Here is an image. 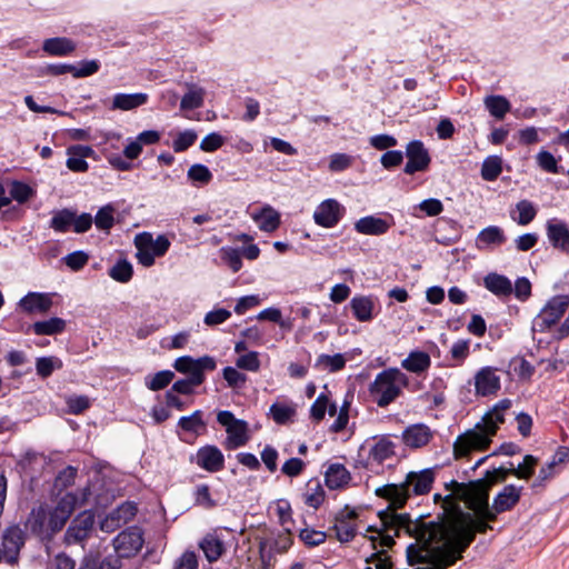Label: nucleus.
<instances>
[{
    "mask_svg": "<svg viewBox=\"0 0 569 569\" xmlns=\"http://www.w3.org/2000/svg\"><path fill=\"white\" fill-rule=\"evenodd\" d=\"M425 553V549L422 547L417 548L416 545H409L407 547V558L410 565L420 563L425 565V567L417 569H447L448 566L442 565L440 561H437L432 557H422L419 553Z\"/></svg>",
    "mask_w": 569,
    "mask_h": 569,
    "instance_id": "41",
    "label": "nucleus"
},
{
    "mask_svg": "<svg viewBox=\"0 0 569 569\" xmlns=\"http://www.w3.org/2000/svg\"><path fill=\"white\" fill-rule=\"evenodd\" d=\"M236 365L239 369L257 372L260 369L259 353L257 351H249L240 356Z\"/></svg>",
    "mask_w": 569,
    "mask_h": 569,
    "instance_id": "63",
    "label": "nucleus"
},
{
    "mask_svg": "<svg viewBox=\"0 0 569 569\" xmlns=\"http://www.w3.org/2000/svg\"><path fill=\"white\" fill-rule=\"evenodd\" d=\"M346 361L347 360L342 353H335L332 356L321 353L318 356L315 367L320 370L337 372L345 368Z\"/></svg>",
    "mask_w": 569,
    "mask_h": 569,
    "instance_id": "45",
    "label": "nucleus"
},
{
    "mask_svg": "<svg viewBox=\"0 0 569 569\" xmlns=\"http://www.w3.org/2000/svg\"><path fill=\"white\" fill-rule=\"evenodd\" d=\"M94 153L90 146H71L67 149V167L73 172H86L89 169L87 158H90Z\"/></svg>",
    "mask_w": 569,
    "mask_h": 569,
    "instance_id": "27",
    "label": "nucleus"
},
{
    "mask_svg": "<svg viewBox=\"0 0 569 569\" xmlns=\"http://www.w3.org/2000/svg\"><path fill=\"white\" fill-rule=\"evenodd\" d=\"M447 490L451 492L442 497L440 493L433 495L435 502H442L443 513L438 518L437 522H447L449 519L456 515L458 510H461L457 503V497L462 496L465 492V488L462 483L457 482L456 480H451L446 483Z\"/></svg>",
    "mask_w": 569,
    "mask_h": 569,
    "instance_id": "17",
    "label": "nucleus"
},
{
    "mask_svg": "<svg viewBox=\"0 0 569 569\" xmlns=\"http://www.w3.org/2000/svg\"><path fill=\"white\" fill-rule=\"evenodd\" d=\"M187 177L194 183L207 184L211 181L212 173L207 166L196 163L188 169Z\"/></svg>",
    "mask_w": 569,
    "mask_h": 569,
    "instance_id": "55",
    "label": "nucleus"
},
{
    "mask_svg": "<svg viewBox=\"0 0 569 569\" xmlns=\"http://www.w3.org/2000/svg\"><path fill=\"white\" fill-rule=\"evenodd\" d=\"M569 307V296L558 295L548 300L546 306L533 318L531 330L533 332H546L563 316Z\"/></svg>",
    "mask_w": 569,
    "mask_h": 569,
    "instance_id": "6",
    "label": "nucleus"
},
{
    "mask_svg": "<svg viewBox=\"0 0 569 569\" xmlns=\"http://www.w3.org/2000/svg\"><path fill=\"white\" fill-rule=\"evenodd\" d=\"M62 367V361L57 357H40L36 360L37 375L41 378H48L56 369Z\"/></svg>",
    "mask_w": 569,
    "mask_h": 569,
    "instance_id": "53",
    "label": "nucleus"
},
{
    "mask_svg": "<svg viewBox=\"0 0 569 569\" xmlns=\"http://www.w3.org/2000/svg\"><path fill=\"white\" fill-rule=\"evenodd\" d=\"M502 172V160L498 156L487 157L481 166V178L485 181H495Z\"/></svg>",
    "mask_w": 569,
    "mask_h": 569,
    "instance_id": "47",
    "label": "nucleus"
},
{
    "mask_svg": "<svg viewBox=\"0 0 569 569\" xmlns=\"http://www.w3.org/2000/svg\"><path fill=\"white\" fill-rule=\"evenodd\" d=\"M268 417L277 425L292 422L297 416V405L287 398H278L269 408Z\"/></svg>",
    "mask_w": 569,
    "mask_h": 569,
    "instance_id": "25",
    "label": "nucleus"
},
{
    "mask_svg": "<svg viewBox=\"0 0 569 569\" xmlns=\"http://www.w3.org/2000/svg\"><path fill=\"white\" fill-rule=\"evenodd\" d=\"M197 140V132L192 129H187L177 134L173 139L172 148L174 152H183L189 149Z\"/></svg>",
    "mask_w": 569,
    "mask_h": 569,
    "instance_id": "56",
    "label": "nucleus"
},
{
    "mask_svg": "<svg viewBox=\"0 0 569 569\" xmlns=\"http://www.w3.org/2000/svg\"><path fill=\"white\" fill-rule=\"evenodd\" d=\"M507 240L505 231L498 226L483 228L476 238V247L480 251L492 250L502 246Z\"/></svg>",
    "mask_w": 569,
    "mask_h": 569,
    "instance_id": "26",
    "label": "nucleus"
},
{
    "mask_svg": "<svg viewBox=\"0 0 569 569\" xmlns=\"http://www.w3.org/2000/svg\"><path fill=\"white\" fill-rule=\"evenodd\" d=\"M74 210L61 209L53 212L52 218L49 222V227L56 232L66 233L72 230L73 227Z\"/></svg>",
    "mask_w": 569,
    "mask_h": 569,
    "instance_id": "40",
    "label": "nucleus"
},
{
    "mask_svg": "<svg viewBox=\"0 0 569 569\" xmlns=\"http://www.w3.org/2000/svg\"><path fill=\"white\" fill-rule=\"evenodd\" d=\"M220 258L233 271L238 272L242 268L240 249L232 247H222L220 250Z\"/></svg>",
    "mask_w": 569,
    "mask_h": 569,
    "instance_id": "54",
    "label": "nucleus"
},
{
    "mask_svg": "<svg viewBox=\"0 0 569 569\" xmlns=\"http://www.w3.org/2000/svg\"><path fill=\"white\" fill-rule=\"evenodd\" d=\"M355 517L356 511L348 507L336 515L333 530L340 542H349L355 538L356 525L352 522Z\"/></svg>",
    "mask_w": 569,
    "mask_h": 569,
    "instance_id": "24",
    "label": "nucleus"
},
{
    "mask_svg": "<svg viewBox=\"0 0 569 569\" xmlns=\"http://www.w3.org/2000/svg\"><path fill=\"white\" fill-rule=\"evenodd\" d=\"M194 502L204 509H211L217 506V502L211 498L210 488L208 485H198L193 492Z\"/></svg>",
    "mask_w": 569,
    "mask_h": 569,
    "instance_id": "59",
    "label": "nucleus"
},
{
    "mask_svg": "<svg viewBox=\"0 0 569 569\" xmlns=\"http://www.w3.org/2000/svg\"><path fill=\"white\" fill-rule=\"evenodd\" d=\"M97 229L109 232L114 224V208L112 204L101 207L93 219Z\"/></svg>",
    "mask_w": 569,
    "mask_h": 569,
    "instance_id": "51",
    "label": "nucleus"
},
{
    "mask_svg": "<svg viewBox=\"0 0 569 569\" xmlns=\"http://www.w3.org/2000/svg\"><path fill=\"white\" fill-rule=\"evenodd\" d=\"M395 224V218L389 212L382 214H369L358 219L353 228L355 230L363 236H383Z\"/></svg>",
    "mask_w": 569,
    "mask_h": 569,
    "instance_id": "11",
    "label": "nucleus"
},
{
    "mask_svg": "<svg viewBox=\"0 0 569 569\" xmlns=\"http://www.w3.org/2000/svg\"><path fill=\"white\" fill-rule=\"evenodd\" d=\"M470 355V340L458 339L452 343L449 350V357L453 361L452 367H459L465 363Z\"/></svg>",
    "mask_w": 569,
    "mask_h": 569,
    "instance_id": "49",
    "label": "nucleus"
},
{
    "mask_svg": "<svg viewBox=\"0 0 569 569\" xmlns=\"http://www.w3.org/2000/svg\"><path fill=\"white\" fill-rule=\"evenodd\" d=\"M345 213V207L338 200L329 198L316 207L312 218L317 226L330 229L340 222Z\"/></svg>",
    "mask_w": 569,
    "mask_h": 569,
    "instance_id": "10",
    "label": "nucleus"
},
{
    "mask_svg": "<svg viewBox=\"0 0 569 569\" xmlns=\"http://www.w3.org/2000/svg\"><path fill=\"white\" fill-rule=\"evenodd\" d=\"M431 367V358L428 352L422 350H412L401 361V368L417 376L423 375Z\"/></svg>",
    "mask_w": 569,
    "mask_h": 569,
    "instance_id": "29",
    "label": "nucleus"
},
{
    "mask_svg": "<svg viewBox=\"0 0 569 569\" xmlns=\"http://www.w3.org/2000/svg\"><path fill=\"white\" fill-rule=\"evenodd\" d=\"M409 383L408 376L397 367L387 368L376 375L369 385V395L379 408L395 402Z\"/></svg>",
    "mask_w": 569,
    "mask_h": 569,
    "instance_id": "5",
    "label": "nucleus"
},
{
    "mask_svg": "<svg viewBox=\"0 0 569 569\" xmlns=\"http://www.w3.org/2000/svg\"><path fill=\"white\" fill-rule=\"evenodd\" d=\"M537 461V458L531 455L525 456L523 461L512 468V475L519 479H529L533 475Z\"/></svg>",
    "mask_w": 569,
    "mask_h": 569,
    "instance_id": "61",
    "label": "nucleus"
},
{
    "mask_svg": "<svg viewBox=\"0 0 569 569\" xmlns=\"http://www.w3.org/2000/svg\"><path fill=\"white\" fill-rule=\"evenodd\" d=\"M33 196L32 188L21 181H13L10 188V199L16 200L19 203L27 202Z\"/></svg>",
    "mask_w": 569,
    "mask_h": 569,
    "instance_id": "58",
    "label": "nucleus"
},
{
    "mask_svg": "<svg viewBox=\"0 0 569 569\" xmlns=\"http://www.w3.org/2000/svg\"><path fill=\"white\" fill-rule=\"evenodd\" d=\"M231 311L224 308H214L204 315L203 323L208 327H214L224 323L231 317Z\"/></svg>",
    "mask_w": 569,
    "mask_h": 569,
    "instance_id": "62",
    "label": "nucleus"
},
{
    "mask_svg": "<svg viewBox=\"0 0 569 569\" xmlns=\"http://www.w3.org/2000/svg\"><path fill=\"white\" fill-rule=\"evenodd\" d=\"M109 277L117 282L127 283L131 280L133 276V268L130 261L127 259H119L117 262L109 269Z\"/></svg>",
    "mask_w": 569,
    "mask_h": 569,
    "instance_id": "46",
    "label": "nucleus"
},
{
    "mask_svg": "<svg viewBox=\"0 0 569 569\" xmlns=\"http://www.w3.org/2000/svg\"><path fill=\"white\" fill-rule=\"evenodd\" d=\"M433 438V431L426 423H413L406 427L401 433L403 445L411 449L427 446Z\"/></svg>",
    "mask_w": 569,
    "mask_h": 569,
    "instance_id": "21",
    "label": "nucleus"
},
{
    "mask_svg": "<svg viewBox=\"0 0 569 569\" xmlns=\"http://www.w3.org/2000/svg\"><path fill=\"white\" fill-rule=\"evenodd\" d=\"M138 508L137 505L132 501H126L118 506L116 509L110 511V513L116 518L119 519V521L122 525L128 523L131 521L134 516L137 515Z\"/></svg>",
    "mask_w": 569,
    "mask_h": 569,
    "instance_id": "57",
    "label": "nucleus"
},
{
    "mask_svg": "<svg viewBox=\"0 0 569 569\" xmlns=\"http://www.w3.org/2000/svg\"><path fill=\"white\" fill-rule=\"evenodd\" d=\"M546 233L550 244L565 253H569V224L558 218L546 222Z\"/></svg>",
    "mask_w": 569,
    "mask_h": 569,
    "instance_id": "19",
    "label": "nucleus"
},
{
    "mask_svg": "<svg viewBox=\"0 0 569 569\" xmlns=\"http://www.w3.org/2000/svg\"><path fill=\"white\" fill-rule=\"evenodd\" d=\"M190 462L210 473L219 472L224 468V456L214 445L200 447L194 455L190 457Z\"/></svg>",
    "mask_w": 569,
    "mask_h": 569,
    "instance_id": "13",
    "label": "nucleus"
},
{
    "mask_svg": "<svg viewBox=\"0 0 569 569\" xmlns=\"http://www.w3.org/2000/svg\"><path fill=\"white\" fill-rule=\"evenodd\" d=\"M483 284L497 297H509L513 290L511 281L506 276L496 272L488 273L483 278Z\"/></svg>",
    "mask_w": 569,
    "mask_h": 569,
    "instance_id": "35",
    "label": "nucleus"
},
{
    "mask_svg": "<svg viewBox=\"0 0 569 569\" xmlns=\"http://www.w3.org/2000/svg\"><path fill=\"white\" fill-rule=\"evenodd\" d=\"M326 491L318 478L310 479L302 493V501L310 508L318 509L325 501Z\"/></svg>",
    "mask_w": 569,
    "mask_h": 569,
    "instance_id": "37",
    "label": "nucleus"
},
{
    "mask_svg": "<svg viewBox=\"0 0 569 569\" xmlns=\"http://www.w3.org/2000/svg\"><path fill=\"white\" fill-rule=\"evenodd\" d=\"M406 156L408 158L403 168L406 174L426 171L431 162L429 151L420 140H412L406 146Z\"/></svg>",
    "mask_w": 569,
    "mask_h": 569,
    "instance_id": "14",
    "label": "nucleus"
},
{
    "mask_svg": "<svg viewBox=\"0 0 569 569\" xmlns=\"http://www.w3.org/2000/svg\"><path fill=\"white\" fill-rule=\"evenodd\" d=\"M536 206L527 200L522 199L516 203L515 210L511 211V219L519 226H528L537 216Z\"/></svg>",
    "mask_w": 569,
    "mask_h": 569,
    "instance_id": "39",
    "label": "nucleus"
},
{
    "mask_svg": "<svg viewBox=\"0 0 569 569\" xmlns=\"http://www.w3.org/2000/svg\"><path fill=\"white\" fill-rule=\"evenodd\" d=\"M138 237L148 246V248L157 257L164 256L170 248V241L163 234H159L156 239H153L150 233H143Z\"/></svg>",
    "mask_w": 569,
    "mask_h": 569,
    "instance_id": "50",
    "label": "nucleus"
},
{
    "mask_svg": "<svg viewBox=\"0 0 569 569\" xmlns=\"http://www.w3.org/2000/svg\"><path fill=\"white\" fill-rule=\"evenodd\" d=\"M78 497L68 492L62 496L53 508L39 506L33 508L28 518V527L41 540H50L54 533L62 530L72 515Z\"/></svg>",
    "mask_w": 569,
    "mask_h": 569,
    "instance_id": "3",
    "label": "nucleus"
},
{
    "mask_svg": "<svg viewBox=\"0 0 569 569\" xmlns=\"http://www.w3.org/2000/svg\"><path fill=\"white\" fill-rule=\"evenodd\" d=\"M536 162L545 172L553 174L565 173L563 169L558 164L557 158L548 150H540L536 154Z\"/></svg>",
    "mask_w": 569,
    "mask_h": 569,
    "instance_id": "48",
    "label": "nucleus"
},
{
    "mask_svg": "<svg viewBox=\"0 0 569 569\" xmlns=\"http://www.w3.org/2000/svg\"><path fill=\"white\" fill-rule=\"evenodd\" d=\"M217 421L226 429L227 449H238L249 441V425L246 420L237 419L229 410H221L217 415Z\"/></svg>",
    "mask_w": 569,
    "mask_h": 569,
    "instance_id": "7",
    "label": "nucleus"
},
{
    "mask_svg": "<svg viewBox=\"0 0 569 569\" xmlns=\"http://www.w3.org/2000/svg\"><path fill=\"white\" fill-rule=\"evenodd\" d=\"M377 497L389 501V506L378 512L380 520L379 526H370L368 531L378 533L380 543L386 547L395 545V537L401 531L415 537L416 547L425 549V543L420 539L422 529L429 527V522L412 521L409 513H397V509H401L410 497V489L405 482L387 483L375 490Z\"/></svg>",
    "mask_w": 569,
    "mask_h": 569,
    "instance_id": "2",
    "label": "nucleus"
},
{
    "mask_svg": "<svg viewBox=\"0 0 569 569\" xmlns=\"http://www.w3.org/2000/svg\"><path fill=\"white\" fill-rule=\"evenodd\" d=\"M436 479V468H426L407 473L403 482L410 489V496H423L430 492Z\"/></svg>",
    "mask_w": 569,
    "mask_h": 569,
    "instance_id": "18",
    "label": "nucleus"
},
{
    "mask_svg": "<svg viewBox=\"0 0 569 569\" xmlns=\"http://www.w3.org/2000/svg\"><path fill=\"white\" fill-rule=\"evenodd\" d=\"M148 99V94L143 92L116 93L112 98L111 109L122 111L133 110L146 104Z\"/></svg>",
    "mask_w": 569,
    "mask_h": 569,
    "instance_id": "34",
    "label": "nucleus"
},
{
    "mask_svg": "<svg viewBox=\"0 0 569 569\" xmlns=\"http://www.w3.org/2000/svg\"><path fill=\"white\" fill-rule=\"evenodd\" d=\"M94 522L96 520L92 511L80 512L71 521L64 533L66 543L73 545L87 539L93 529Z\"/></svg>",
    "mask_w": 569,
    "mask_h": 569,
    "instance_id": "15",
    "label": "nucleus"
},
{
    "mask_svg": "<svg viewBox=\"0 0 569 569\" xmlns=\"http://www.w3.org/2000/svg\"><path fill=\"white\" fill-rule=\"evenodd\" d=\"M396 455V446L388 437L376 440L368 452V463L381 465Z\"/></svg>",
    "mask_w": 569,
    "mask_h": 569,
    "instance_id": "28",
    "label": "nucleus"
},
{
    "mask_svg": "<svg viewBox=\"0 0 569 569\" xmlns=\"http://www.w3.org/2000/svg\"><path fill=\"white\" fill-rule=\"evenodd\" d=\"M53 292L30 291L23 296L18 306L27 313H47L53 306Z\"/></svg>",
    "mask_w": 569,
    "mask_h": 569,
    "instance_id": "20",
    "label": "nucleus"
},
{
    "mask_svg": "<svg viewBox=\"0 0 569 569\" xmlns=\"http://www.w3.org/2000/svg\"><path fill=\"white\" fill-rule=\"evenodd\" d=\"M89 260V254L83 250H76L62 258V261L72 271L81 270Z\"/></svg>",
    "mask_w": 569,
    "mask_h": 569,
    "instance_id": "60",
    "label": "nucleus"
},
{
    "mask_svg": "<svg viewBox=\"0 0 569 569\" xmlns=\"http://www.w3.org/2000/svg\"><path fill=\"white\" fill-rule=\"evenodd\" d=\"M24 545V532L18 526H9L2 533V548L3 559L13 565L18 561L20 550Z\"/></svg>",
    "mask_w": 569,
    "mask_h": 569,
    "instance_id": "16",
    "label": "nucleus"
},
{
    "mask_svg": "<svg viewBox=\"0 0 569 569\" xmlns=\"http://www.w3.org/2000/svg\"><path fill=\"white\" fill-rule=\"evenodd\" d=\"M499 369L492 366H483L473 375L475 395L486 398L496 396L501 389V377Z\"/></svg>",
    "mask_w": 569,
    "mask_h": 569,
    "instance_id": "9",
    "label": "nucleus"
},
{
    "mask_svg": "<svg viewBox=\"0 0 569 569\" xmlns=\"http://www.w3.org/2000/svg\"><path fill=\"white\" fill-rule=\"evenodd\" d=\"M505 421V412L491 409L472 429L459 435L453 442V455L458 458L468 457L472 451H481L489 447L499 426Z\"/></svg>",
    "mask_w": 569,
    "mask_h": 569,
    "instance_id": "4",
    "label": "nucleus"
},
{
    "mask_svg": "<svg viewBox=\"0 0 569 569\" xmlns=\"http://www.w3.org/2000/svg\"><path fill=\"white\" fill-rule=\"evenodd\" d=\"M67 322L59 317H51L46 320L36 321L31 325L30 330L36 336H54L66 330Z\"/></svg>",
    "mask_w": 569,
    "mask_h": 569,
    "instance_id": "36",
    "label": "nucleus"
},
{
    "mask_svg": "<svg viewBox=\"0 0 569 569\" xmlns=\"http://www.w3.org/2000/svg\"><path fill=\"white\" fill-rule=\"evenodd\" d=\"M485 107L496 119H503L510 111L511 104L503 96H488L485 99Z\"/></svg>",
    "mask_w": 569,
    "mask_h": 569,
    "instance_id": "44",
    "label": "nucleus"
},
{
    "mask_svg": "<svg viewBox=\"0 0 569 569\" xmlns=\"http://www.w3.org/2000/svg\"><path fill=\"white\" fill-rule=\"evenodd\" d=\"M173 569H199L198 556L192 550H186L176 559Z\"/></svg>",
    "mask_w": 569,
    "mask_h": 569,
    "instance_id": "64",
    "label": "nucleus"
},
{
    "mask_svg": "<svg viewBox=\"0 0 569 569\" xmlns=\"http://www.w3.org/2000/svg\"><path fill=\"white\" fill-rule=\"evenodd\" d=\"M522 490V486H505L493 498L491 508L488 505V496H486L481 500L483 502L482 516L485 519L496 520L498 513L511 510L519 502Z\"/></svg>",
    "mask_w": 569,
    "mask_h": 569,
    "instance_id": "8",
    "label": "nucleus"
},
{
    "mask_svg": "<svg viewBox=\"0 0 569 569\" xmlns=\"http://www.w3.org/2000/svg\"><path fill=\"white\" fill-rule=\"evenodd\" d=\"M217 367V362L213 357L211 356H202L200 358H197L188 372V378L193 383H198L199 386L204 381V372L206 371H212Z\"/></svg>",
    "mask_w": 569,
    "mask_h": 569,
    "instance_id": "38",
    "label": "nucleus"
},
{
    "mask_svg": "<svg viewBox=\"0 0 569 569\" xmlns=\"http://www.w3.org/2000/svg\"><path fill=\"white\" fill-rule=\"evenodd\" d=\"M325 485L329 490H343L351 482V473L340 462H329L323 471Z\"/></svg>",
    "mask_w": 569,
    "mask_h": 569,
    "instance_id": "22",
    "label": "nucleus"
},
{
    "mask_svg": "<svg viewBox=\"0 0 569 569\" xmlns=\"http://www.w3.org/2000/svg\"><path fill=\"white\" fill-rule=\"evenodd\" d=\"M206 559L212 563L220 559L226 551L224 541L217 533H208L199 541Z\"/></svg>",
    "mask_w": 569,
    "mask_h": 569,
    "instance_id": "32",
    "label": "nucleus"
},
{
    "mask_svg": "<svg viewBox=\"0 0 569 569\" xmlns=\"http://www.w3.org/2000/svg\"><path fill=\"white\" fill-rule=\"evenodd\" d=\"M483 502H479L477 513L479 519H473L469 513L458 510L447 522H429V527L422 529L420 539L425 543L422 557H432L445 566H452L463 550L475 539L476 532H486L491 527V520L482 516Z\"/></svg>",
    "mask_w": 569,
    "mask_h": 569,
    "instance_id": "1",
    "label": "nucleus"
},
{
    "mask_svg": "<svg viewBox=\"0 0 569 569\" xmlns=\"http://www.w3.org/2000/svg\"><path fill=\"white\" fill-rule=\"evenodd\" d=\"M188 92L183 94L180 101L181 110H194L202 107L206 91L196 84H187Z\"/></svg>",
    "mask_w": 569,
    "mask_h": 569,
    "instance_id": "42",
    "label": "nucleus"
},
{
    "mask_svg": "<svg viewBox=\"0 0 569 569\" xmlns=\"http://www.w3.org/2000/svg\"><path fill=\"white\" fill-rule=\"evenodd\" d=\"M251 218L264 232H272L280 226V213L270 204H264L260 210L254 211Z\"/></svg>",
    "mask_w": 569,
    "mask_h": 569,
    "instance_id": "30",
    "label": "nucleus"
},
{
    "mask_svg": "<svg viewBox=\"0 0 569 569\" xmlns=\"http://www.w3.org/2000/svg\"><path fill=\"white\" fill-rule=\"evenodd\" d=\"M77 48V43L67 37L48 38L42 42V50L51 57L70 56Z\"/></svg>",
    "mask_w": 569,
    "mask_h": 569,
    "instance_id": "31",
    "label": "nucleus"
},
{
    "mask_svg": "<svg viewBox=\"0 0 569 569\" xmlns=\"http://www.w3.org/2000/svg\"><path fill=\"white\" fill-rule=\"evenodd\" d=\"M377 298L373 296L356 295L349 301L353 318L359 322H369L375 318Z\"/></svg>",
    "mask_w": 569,
    "mask_h": 569,
    "instance_id": "23",
    "label": "nucleus"
},
{
    "mask_svg": "<svg viewBox=\"0 0 569 569\" xmlns=\"http://www.w3.org/2000/svg\"><path fill=\"white\" fill-rule=\"evenodd\" d=\"M174 373L171 370H161L152 376L146 377V387L152 391H159L166 388L173 379Z\"/></svg>",
    "mask_w": 569,
    "mask_h": 569,
    "instance_id": "52",
    "label": "nucleus"
},
{
    "mask_svg": "<svg viewBox=\"0 0 569 569\" xmlns=\"http://www.w3.org/2000/svg\"><path fill=\"white\" fill-rule=\"evenodd\" d=\"M202 415L201 410H196L189 416H182L178 420V427L186 432L200 435L206 429V421Z\"/></svg>",
    "mask_w": 569,
    "mask_h": 569,
    "instance_id": "43",
    "label": "nucleus"
},
{
    "mask_svg": "<svg viewBox=\"0 0 569 569\" xmlns=\"http://www.w3.org/2000/svg\"><path fill=\"white\" fill-rule=\"evenodd\" d=\"M370 540L373 549L377 551L366 560L365 569H391L392 565L386 551V549H389L390 547H386L380 543L378 533L370 536Z\"/></svg>",
    "mask_w": 569,
    "mask_h": 569,
    "instance_id": "33",
    "label": "nucleus"
},
{
    "mask_svg": "<svg viewBox=\"0 0 569 569\" xmlns=\"http://www.w3.org/2000/svg\"><path fill=\"white\" fill-rule=\"evenodd\" d=\"M143 546L142 532L138 527H129L113 539L114 552L121 558L137 555Z\"/></svg>",
    "mask_w": 569,
    "mask_h": 569,
    "instance_id": "12",
    "label": "nucleus"
}]
</instances>
